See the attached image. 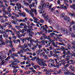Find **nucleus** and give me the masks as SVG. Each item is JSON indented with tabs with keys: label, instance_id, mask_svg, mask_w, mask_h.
I'll return each mask as SVG.
<instances>
[{
	"label": "nucleus",
	"instance_id": "6",
	"mask_svg": "<svg viewBox=\"0 0 75 75\" xmlns=\"http://www.w3.org/2000/svg\"><path fill=\"white\" fill-rule=\"evenodd\" d=\"M64 19L65 21H67V22H69V23H70V21L71 20V19L69 17H68V16H64Z\"/></svg>",
	"mask_w": 75,
	"mask_h": 75
},
{
	"label": "nucleus",
	"instance_id": "57",
	"mask_svg": "<svg viewBox=\"0 0 75 75\" xmlns=\"http://www.w3.org/2000/svg\"><path fill=\"white\" fill-rule=\"evenodd\" d=\"M28 46L30 48V50H31L32 48L31 47V44L28 43Z\"/></svg>",
	"mask_w": 75,
	"mask_h": 75
},
{
	"label": "nucleus",
	"instance_id": "29",
	"mask_svg": "<svg viewBox=\"0 0 75 75\" xmlns=\"http://www.w3.org/2000/svg\"><path fill=\"white\" fill-rule=\"evenodd\" d=\"M40 45L38 46V48H39V49H41V48L42 47V45L41 44L40 42Z\"/></svg>",
	"mask_w": 75,
	"mask_h": 75
},
{
	"label": "nucleus",
	"instance_id": "48",
	"mask_svg": "<svg viewBox=\"0 0 75 75\" xmlns=\"http://www.w3.org/2000/svg\"><path fill=\"white\" fill-rule=\"evenodd\" d=\"M11 58L10 56H8L5 60V61H8V60L10 59Z\"/></svg>",
	"mask_w": 75,
	"mask_h": 75
},
{
	"label": "nucleus",
	"instance_id": "8",
	"mask_svg": "<svg viewBox=\"0 0 75 75\" xmlns=\"http://www.w3.org/2000/svg\"><path fill=\"white\" fill-rule=\"evenodd\" d=\"M16 6H17V8L18 10H19L20 8H21V5L19 3V2L16 3Z\"/></svg>",
	"mask_w": 75,
	"mask_h": 75
},
{
	"label": "nucleus",
	"instance_id": "25",
	"mask_svg": "<svg viewBox=\"0 0 75 75\" xmlns=\"http://www.w3.org/2000/svg\"><path fill=\"white\" fill-rule=\"evenodd\" d=\"M48 43L50 44H51L53 42H54V40H52V39H49V38Z\"/></svg>",
	"mask_w": 75,
	"mask_h": 75
},
{
	"label": "nucleus",
	"instance_id": "44",
	"mask_svg": "<svg viewBox=\"0 0 75 75\" xmlns=\"http://www.w3.org/2000/svg\"><path fill=\"white\" fill-rule=\"evenodd\" d=\"M54 35L55 36V37H57L58 36H61L62 37V35H60L59 34L58 35H57L56 34H55V33H54Z\"/></svg>",
	"mask_w": 75,
	"mask_h": 75
},
{
	"label": "nucleus",
	"instance_id": "31",
	"mask_svg": "<svg viewBox=\"0 0 75 75\" xmlns=\"http://www.w3.org/2000/svg\"><path fill=\"white\" fill-rule=\"evenodd\" d=\"M24 47L23 46L21 47L22 49H23V48H27V47H28V46H27V44L26 43H25L24 45Z\"/></svg>",
	"mask_w": 75,
	"mask_h": 75
},
{
	"label": "nucleus",
	"instance_id": "58",
	"mask_svg": "<svg viewBox=\"0 0 75 75\" xmlns=\"http://www.w3.org/2000/svg\"><path fill=\"white\" fill-rule=\"evenodd\" d=\"M11 57L12 58H14V53H13L12 54H11Z\"/></svg>",
	"mask_w": 75,
	"mask_h": 75
},
{
	"label": "nucleus",
	"instance_id": "43",
	"mask_svg": "<svg viewBox=\"0 0 75 75\" xmlns=\"http://www.w3.org/2000/svg\"><path fill=\"white\" fill-rule=\"evenodd\" d=\"M17 37H18V38H19V39H21V37H23V36H22V35H21V34H19L18 35H17Z\"/></svg>",
	"mask_w": 75,
	"mask_h": 75
},
{
	"label": "nucleus",
	"instance_id": "46",
	"mask_svg": "<svg viewBox=\"0 0 75 75\" xmlns=\"http://www.w3.org/2000/svg\"><path fill=\"white\" fill-rule=\"evenodd\" d=\"M49 61L50 62H51L52 64H54V61L52 59H50Z\"/></svg>",
	"mask_w": 75,
	"mask_h": 75
},
{
	"label": "nucleus",
	"instance_id": "38",
	"mask_svg": "<svg viewBox=\"0 0 75 75\" xmlns=\"http://www.w3.org/2000/svg\"><path fill=\"white\" fill-rule=\"evenodd\" d=\"M27 25H28V28L29 29H32L33 28V26H30L29 25V24H28V23H27Z\"/></svg>",
	"mask_w": 75,
	"mask_h": 75
},
{
	"label": "nucleus",
	"instance_id": "39",
	"mask_svg": "<svg viewBox=\"0 0 75 75\" xmlns=\"http://www.w3.org/2000/svg\"><path fill=\"white\" fill-rule=\"evenodd\" d=\"M67 53H66V54L67 55H71V53H70V51L69 50L67 51Z\"/></svg>",
	"mask_w": 75,
	"mask_h": 75
},
{
	"label": "nucleus",
	"instance_id": "28",
	"mask_svg": "<svg viewBox=\"0 0 75 75\" xmlns=\"http://www.w3.org/2000/svg\"><path fill=\"white\" fill-rule=\"evenodd\" d=\"M36 48H37V46H35V45H33V47H32L31 49H32V50L34 51V50H35Z\"/></svg>",
	"mask_w": 75,
	"mask_h": 75
},
{
	"label": "nucleus",
	"instance_id": "15",
	"mask_svg": "<svg viewBox=\"0 0 75 75\" xmlns=\"http://www.w3.org/2000/svg\"><path fill=\"white\" fill-rule=\"evenodd\" d=\"M36 61L38 62L39 65V64H41V59H40V58H37Z\"/></svg>",
	"mask_w": 75,
	"mask_h": 75
},
{
	"label": "nucleus",
	"instance_id": "47",
	"mask_svg": "<svg viewBox=\"0 0 75 75\" xmlns=\"http://www.w3.org/2000/svg\"><path fill=\"white\" fill-rule=\"evenodd\" d=\"M26 2V1L25 0H23V1H21V3L23 4V5H25V3Z\"/></svg>",
	"mask_w": 75,
	"mask_h": 75
},
{
	"label": "nucleus",
	"instance_id": "60",
	"mask_svg": "<svg viewBox=\"0 0 75 75\" xmlns=\"http://www.w3.org/2000/svg\"><path fill=\"white\" fill-rule=\"evenodd\" d=\"M28 26L27 25L25 24L24 27H23L24 29H27V28H28Z\"/></svg>",
	"mask_w": 75,
	"mask_h": 75
},
{
	"label": "nucleus",
	"instance_id": "22",
	"mask_svg": "<svg viewBox=\"0 0 75 75\" xmlns=\"http://www.w3.org/2000/svg\"><path fill=\"white\" fill-rule=\"evenodd\" d=\"M21 16L23 17H26L25 13L24 12H22L21 13Z\"/></svg>",
	"mask_w": 75,
	"mask_h": 75
},
{
	"label": "nucleus",
	"instance_id": "7",
	"mask_svg": "<svg viewBox=\"0 0 75 75\" xmlns=\"http://www.w3.org/2000/svg\"><path fill=\"white\" fill-rule=\"evenodd\" d=\"M34 16H32L34 22V23H38L37 21H38V19L36 17H34Z\"/></svg>",
	"mask_w": 75,
	"mask_h": 75
},
{
	"label": "nucleus",
	"instance_id": "21",
	"mask_svg": "<svg viewBox=\"0 0 75 75\" xmlns=\"http://www.w3.org/2000/svg\"><path fill=\"white\" fill-rule=\"evenodd\" d=\"M34 5H35V3H32V4H30L29 5V7L31 9V7H34Z\"/></svg>",
	"mask_w": 75,
	"mask_h": 75
},
{
	"label": "nucleus",
	"instance_id": "11",
	"mask_svg": "<svg viewBox=\"0 0 75 75\" xmlns=\"http://www.w3.org/2000/svg\"><path fill=\"white\" fill-rule=\"evenodd\" d=\"M13 42H14V44H17L18 42H19V44H20V40L19 39H18L16 40L13 39Z\"/></svg>",
	"mask_w": 75,
	"mask_h": 75
},
{
	"label": "nucleus",
	"instance_id": "63",
	"mask_svg": "<svg viewBox=\"0 0 75 75\" xmlns=\"http://www.w3.org/2000/svg\"><path fill=\"white\" fill-rule=\"evenodd\" d=\"M3 30H0V33H1V34H4V33H5V32L3 31Z\"/></svg>",
	"mask_w": 75,
	"mask_h": 75
},
{
	"label": "nucleus",
	"instance_id": "50",
	"mask_svg": "<svg viewBox=\"0 0 75 75\" xmlns=\"http://www.w3.org/2000/svg\"><path fill=\"white\" fill-rule=\"evenodd\" d=\"M65 13H62L61 15V16L62 18H63V17H64V16H65Z\"/></svg>",
	"mask_w": 75,
	"mask_h": 75
},
{
	"label": "nucleus",
	"instance_id": "37",
	"mask_svg": "<svg viewBox=\"0 0 75 75\" xmlns=\"http://www.w3.org/2000/svg\"><path fill=\"white\" fill-rule=\"evenodd\" d=\"M63 40L65 43H67L68 42V40L66 39H63Z\"/></svg>",
	"mask_w": 75,
	"mask_h": 75
},
{
	"label": "nucleus",
	"instance_id": "4",
	"mask_svg": "<svg viewBox=\"0 0 75 75\" xmlns=\"http://www.w3.org/2000/svg\"><path fill=\"white\" fill-rule=\"evenodd\" d=\"M55 71L54 70H52L51 69H48L47 70V71L46 72L45 74L46 75H48V74H50V75H50L51 74L50 72H54Z\"/></svg>",
	"mask_w": 75,
	"mask_h": 75
},
{
	"label": "nucleus",
	"instance_id": "55",
	"mask_svg": "<svg viewBox=\"0 0 75 75\" xmlns=\"http://www.w3.org/2000/svg\"><path fill=\"white\" fill-rule=\"evenodd\" d=\"M3 16H4V18H8V17H7V16H6V14H5V13H4L3 14Z\"/></svg>",
	"mask_w": 75,
	"mask_h": 75
},
{
	"label": "nucleus",
	"instance_id": "3",
	"mask_svg": "<svg viewBox=\"0 0 75 75\" xmlns=\"http://www.w3.org/2000/svg\"><path fill=\"white\" fill-rule=\"evenodd\" d=\"M61 32L64 34H70V32H69V31L68 30L66 29L61 30Z\"/></svg>",
	"mask_w": 75,
	"mask_h": 75
},
{
	"label": "nucleus",
	"instance_id": "36",
	"mask_svg": "<svg viewBox=\"0 0 75 75\" xmlns=\"http://www.w3.org/2000/svg\"><path fill=\"white\" fill-rule=\"evenodd\" d=\"M31 60L33 61H35V60L37 59V57H33L31 59Z\"/></svg>",
	"mask_w": 75,
	"mask_h": 75
},
{
	"label": "nucleus",
	"instance_id": "61",
	"mask_svg": "<svg viewBox=\"0 0 75 75\" xmlns=\"http://www.w3.org/2000/svg\"><path fill=\"white\" fill-rule=\"evenodd\" d=\"M25 24L24 23H21L20 24V25L21 26H24L25 25Z\"/></svg>",
	"mask_w": 75,
	"mask_h": 75
},
{
	"label": "nucleus",
	"instance_id": "35",
	"mask_svg": "<svg viewBox=\"0 0 75 75\" xmlns=\"http://www.w3.org/2000/svg\"><path fill=\"white\" fill-rule=\"evenodd\" d=\"M56 27L57 28V30H60V26H59V25L58 24H56Z\"/></svg>",
	"mask_w": 75,
	"mask_h": 75
},
{
	"label": "nucleus",
	"instance_id": "54",
	"mask_svg": "<svg viewBox=\"0 0 75 75\" xmlns=\"http://www.w3.org/2000/svg\"><path fill=\"white\" fill-rule=\"evenodd\" d=\"M2 11H3L4 13L6 14H7V11L5 10V9L4 8H3L2 9Z\"/></svg>",
	"mask_w": 75,
	"mask_h": 75
},
{
	"label": "nucleus",
	"instance_id": "13",
	"mask_svg": "<svg viewBox=\"0 0 75 75\" xmlns=\"http://www.w3.org/2000/svg\"><path fill=\"white\" fill-rule=\"evenodd\" d=\"M68 14L71 16V17H75V14L74 13H68Z\"/></svg>",
	"mask_w": 75,
	"mask_h": 75
},
{
	"label": "nucleus",
	"instance_id": "30",
	"mask_svg": "<svg viewBox=\"0 0 75 75\" xmlns=\"http://www.w3.org/2000/svg\"><path fill=\"white\" fill-rule=\"evenodd\" d=\"M0 58H1L2 59H5L6 58V57L5 55H2L1 56H0Z\"/></svg>",
	"mask_w": 75,
	"mask_h": 75
},
{
	"label": "nucleus",
	"instance_id": "17",
	"mask_svg": "<svg viewBox=\"0 0 75 75\" xmlns=\"http://www.w3.org/2000/svg\"><path fill=\"white\" fill-rule=\"evenodd\" d=\"M66 58L65 59V61H68L69 60V58H70V56L69 55H67L66 56Z\"/></svg>",
	"mask_w": 75,
	"mask_h": 75
},
{
	"label": "nucleus",
	"instance_id": "27",
	"mask_svg": "<svg viewBox=\"0 0 75 75\" xmlns=\"http://www.w3.org/2000/svg\"><path fill=\"white\" fill-rule=\"evenodd\" d=\"M59 44L60 45H63V46H66V44H65L64 43V42L62 43L60 42H59Z\"/></svg>",
	"mask_w": 75,
	"mask_h": 75
},
{
	"label": "nucleus",
	"instance_id": "34",
	"mask_svg": "<svg viewBox=\"0 0 75 75\" xmlns=\"http://www.w3.org/2000/svg\"><path fill=\"white\" fill-rule=\"evenodd\" d=\"M11 23L13 24H16V25H18V23H17L15 22V21H11Z\"/></svg>",
	"mask_w": 75,
	"mask_h": 75
},
{
	"label": "nucleus",
	"instance_id": "32",
	"mask_svg": "<svg viewBox=\"0 0 75 75\" xmlns=\"http://www.w3.org/2000/svg\"><path fill=\"white\" fill-rule=\"evenodd\" d=\"M50 36L52 37H55V36L54 35V33L53 32L52 33H50Z\"/></svg>",
	"mask_w": 75,
	"mask_h": 75
},
{
	"label": "nucleus",
	"instance_id": "5",
	"mask_svg": "<svg viewBox=\"0 0 75 75\" xmlns=\"http://www.w3.org/2000/svg\"><path fill=\"white\" fill-rule=\"evenodd\" d=\"M28 20V18H27V17H25L24 18V19H23V20L19 19L18 20V21H19V22H23V23H24L25 21H27Z\"/></svg>",
	"mask_w": 75,
	"mask_h": 75
},
{
	"label": "nucleus",
	"instance_id": "42",
	"mask_svg": "<svg viewBox=\"0 0 75 75\" xmlns=\"http://www.w3.org/2000/svg\"><path fill=\"white\" fill-rule=\"evenodd\" d=\"M44 19L45 21H47V20H48V16H45L44 18Z\"/></svg>",
	"mask_w": 75,
	"mask_h": 75
},
{
	"label": "nucleus",
	"instance_id": "16",
	"mask_svg": "<svg viewBox=\"0 0 75 75\" xmlns=\"http://www.w3.org/2000/svg\"><path fill=\"white\" fill-rule=\"evenodd\" d=\"M1 43L0 42V47H3V45H5L6 44V43L4 42L3 41H2L1 42Z\"/></svg>",
	"mask_w": 75,
	"mask_h": 75
},
{
	"label": "nucleus",
	"instance_id": "14",
	"mask_svg": "<svg viewBox=\"0 0 75 75\" xmlns=\"http://www.w3.org/2000/svg\"><path fill=\"white\" fill-rule=\"evenodd\" d=\"M11 65H13V66H15V67L16 66H17L18 64L16 63H14L13 62L11 63V64H9V67H11Z\"/></svg>",
	"mask_w": 75,
	"mask_h": 75
},
{
	"label": "nucleus",
	"instance_id": "26",
	"mask_svg": "<svg viewBox=\"0 0 75 75\" xmlns=\"http://www.w3.org/2000/svg\"><path fill=\"white\" fill-rule=\"evenodd\" d=\"M3 36L4 38L5 37H6V38H8V35L7 34V33H5V34H3Z\"/></svg>",
	"mask_w": 75,
	"mask_h": 75
},
{
	"label": "nucleus",
	"instance_id": "23",
	"mask_svg": "<svg viewBox=\"0 0 75 75\" xmlns=\"http://www.w3.org/2000/svg\"><path fill=\"white\" fill-rule=\"evenodd\" d=\"M26 38V40H28V41H31V40H32V38H30V37H26L25 38Z\"/></svg>",
	"mask_w": 75,
	"mask_h": 75
},
{
	"label": "nucleus",
	"instance_id": "64",
	"mask_svg": "<svg viewBox=\"0 0 75 75\" xmlns=\"http://www.w3.org/2000/svg\"><path fill=\"white\" fill-rule=\"evenodd\" d=\"M71 44L73 45H75V42L74 41H73L71 42Z\"/></svg>",
	"mask_w": 75,
	"mask_h": 75
},
{
	"label": "nucleus",
	"instance_id": "51",
	"mask_svg": "<svg viewBox=\"0 0 75 75\" xmlns=\"http://www.w3.org/2000/svg\"><path fill=\"white\" fill-rule=\"evenodd\" d=\"M49 67H53V64H52V63H50L49 64Z\"/></svg>",
	"mask_w": 75,
	"mask_h": 75
},
{
	"label": "nucleus",
	"instance_id": "19",
	"mask_svg": "<svg viewBox=\"0 0 75 75\" xmlns=\"http://www.w3.org/2000/svg\"><path fill=\"white\" fill-rule=\"evenodd\" d=\"M21 41H22V43H24V41H26V38H22L21 39Z\"/></svg>",
	"mask_w": 75,
	"mask_h": 75
},
{
	"label": "nucleus",
	"instance_id": "56",
	"mask_svg": "<svg viewBox=\"0 0 75 75\" xmlns=\"http://www.w3.org/2000/svg\"><path fill=\"white\" fill-rule=\"evenodd\" d=\"M67 68L63 67L62 69V70L63 71H65V72H66V71H67Z\"/></svg>",
	"mask_w": 75,
	"mask_h": 75
},
{
	"label": "nucleus",
	"instance_id": "10",
	"mask_svg": "<svg viewBox=\"0 0 75 75\" xmlns=\"http://www.w3.org/2000/svg\"><path fill=\"white\" fill-rule=\"evenodd\" d=\"M69 69H71V71L72 72H74L75 71V67L72 66V65H71L69 67Z\"/></svg>",
	"mask_w": 75,
	"mask_h": 75
},
{
	"label": "nucleus",
	"instance_id": "1",
	"mask_svg": "<svg viewBox=\"0 0 75 75\" xmlns=\"http://www.w3.org/2000/svg\"><path fill=\"white\" fill-rule=\"evenodd\" d=\"M31 10H29L28 11V13L30 14L31 17L34 16V12L35 15V16L37 15V10L36 9H31Z\"/></svg>",
	"mask_w": 75,
	"mask_h": 75
},
{
	"label": "nucleus",
	"instance_id": "2",
	"mask_svg": "<svg viewBox=\"0 0 75 75\" xmlns=\"http://www.w3.org/2000/svg\"><path fill=\"white\" fill-rule=\"evenodd\" d=\"M41 63H39V65L40 66H44V67L47 66V64L45 63H44V60L42 59H40Z\"/></svg>",
	"mask_w": 75,
	"mask_h": 75
},
{
	"label": "nucleus",
	"instance_id": "62",
	"mask_svg": "<svg viewBox=\"0 0 75 75\" xmlns=\"http://www.w3.org/2000/svg\"><path fill=\"white\" fill-rule=\"evenodd\" d=\"M68 66H69V64H67L66 65H64V67L66 68H67V67H68Z\"/></svg>",
	"mask_w": 75,
	"mask_h": 75
},
{
	"label": "nucleus",
	"instance_id": "20",
	"mask_svg": "<svg viewBox=\"0 0 75 75\" xmlns=\"http://www.w3.org/2000/svg\"><path fill=\"white\" fill-rule=\"evenodd\" d=\"M60 50L63 51V52H64V51H65V47H64L63 46H61V47H60Z\"/></svg>",
	"mask_w": 75,
	"mask_h": 75
},
{
	"label": "nucleus",
	"instance_id": "52",
	"mask_svg": "<svg viewBox=\"0 0 75 75\" xmlns=\"http://www.w3.org/2000/svg\"><path fill=\"white\" fill-rule=\"evenodd\" d=\"M48 23H50V24H51V23H52V19L50 18L48 20Z\"/></svg>",
	"mask_w": 75,
	"mask_h": 75
},
{
	"label": "nucleus",
	"instance_id": "9",
	"mask_svg": "<svg viewBox=\"0 0 75 75\" xmlns=\"http://www.w3.org/2000/svg\"><path fill=\"white\" fill-rule=\"evenodd\" d=\"M62 54H63L62 56H61V59H62L61 58L62 57H63L64 58H65V57H66V55L67 54H66V51L65 50H64L63 52H62Z\"/></svg>",
	"mask_w": 75,
	"mask_h": 75
},
{
	"label": "nucleus",
	"instance_id": "45",
	"mask_svg": "<svg viewBox=\"0 0 75 75\" xmlns=\"http://www.w3.org/2000/svg\"><path fill=\"white\" fill-rule=\"evenodd\" d=\"M40 42L41 43H42V45H45V44L44 42V40H41Z\"/></svg>",
	"mask_w": 75,
	"mask_h": 75
},
{
	"label": "nucleus",
	"instance_id": "24",
	"mask_svg": "<svg viewBox=\"0 0 75 75\" xmlns=\"http://www.w3.org/2000/svg\"><path fill=\"white\" fill-rule=\"evenodd\" d=\"M41 6H41V9H42H42H44L46 5L45 4H44L41 5Z\"/></svg>",
	"mask_w": 75,
	"mask_h": 75
},
{
	"label": "nucleus",
	"instance_id": "40",
	"mask_svg": "<svg viewBox=\"0 0 75 75\" xmlns=\"http://www.w3.org/2000/svg\"><path fill=\"white\" fill-rule=\"evenodd\" d=\"M39 13L40 14H42V13H44V11L42 10V9H41L39 11Z\"/></svg>",
	"mask_w": 75,
	"mask_h": 75
},
{
	"label": "nucleus",
	"instance_id": "53",
	"mask_svg": "<svg viewBox=\"0 0 75 75\" xmlns=\"http://www.w3.org/2000/svg\"><path fill=\"white\" fill-rule=\"evenodd\" d=\"M45 28V27H44V26H42L41 27L39 28L40 29V30H44V29Z\"/></svg>",
	"mask_w": 75,
	"mask_h": 75
},
{
	"label": "nucleus",
	"instance_id": "33",
	"mask_svg": "<svg viewBox=\"0 0 75 75\" xmlns=\"http://www.w3.org/2000/svg\"><path fill=\"white\" fill-rule=\"evenodd\" d=\"M11 30H8V29H6V30H5V33H10L11 32Z\"/></svg>",
	"mask_w": 75,
	"mask_h": 75
},
{
	"label": "nucleus",
	"instance_id": "41",
	"mask_svg": "<svg viewBox=\"0 0 75 75\" xmlns=\"http://www.w3.org/2000/svg\"><path fill=\"white\" fill-rule=\"evenodd\" d=\"M3 35H0V42H1L3 41Z\"/></svg>",
	"mask_w": 75,
	"mask_h": 75
},
{
	"label": "nucleus",
	"instance_id": "49",
	"mask_svg": "<svg viewBox=\"0 0 75 75\" xmlns=\"http://www.w3.org/2000/svg\"><path fill=\"white\" fill-rule=\"evenodd\" d=\"M38 54H40V53H41V52H42V50L39 49L38 50Z\"/></svg>",
	"mask_w": 75,
	"mask_h": 75
},
{
	"label": "nucleus",
	"instance_id": "18",
	"mask_svg": "<svg viewBox=\"0 0 75 75\" xmlns=\"http://www.w3.org/2000/svg\"><path fill=\"white\" fill-rule=\"evenodd\" d=\"M6 61H5L4 60H3L0 63V65L1 66L4 65V64H5V63H6Z\"/></svg>",
	"mask_w": 75,
	"mask_h": 75
},
{
	"label": "nucleus",
	"instance_id": "12",
	"mask_svg": "<svg viewBox=\"0 0 75 75\" xmlns=\"http://www.w3.org/2000/svg\"><path fill=\"white\" fill-rule=\"evenodd\" d=\"M62 65V62H59V64H57L56 65V67L57 68H59V67H61Z\"/></svg>",
	"mask_w": 75,
	"mask_h": 75
},
{
	"label": "nucleus",
	"instance_id": "59",
	"mask_svg": "<svg viewBox=\"0 0 75 75\" xmlns=\"http://www.w3.org/2000/svg\"><path fill=\"white\" fill-rule=\"evenodd\" d=\"M11 34H12V35H15V33H14L13 32V31H12V30H11Z\"/></svg>",
	"mask_w": 75,
	"mask_h": 75
}]
</instances>
